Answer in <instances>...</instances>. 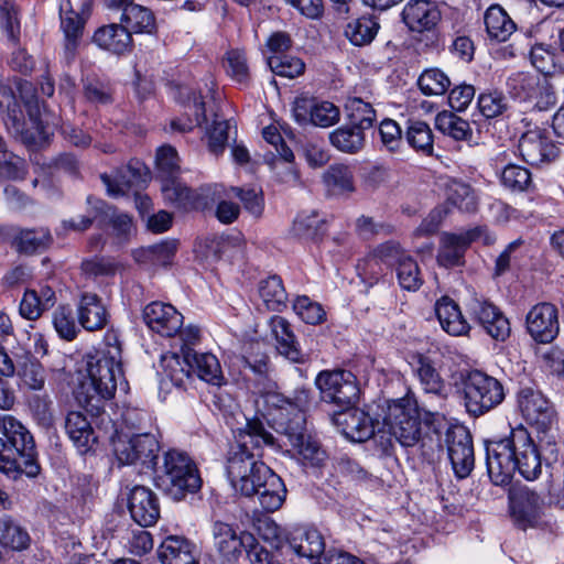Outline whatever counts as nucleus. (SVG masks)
Segmentation results:
<instances>
[{"instance_id":"f257e3e1","label":"nucleus","mask_w":564,"mask_h":564,"mask_svg":"<svg viewBox=\"0 0 564 564\" xmlns=\"http://www.w3.org/2000/svg\"><path fill=\"white\" fill-rule=\"evenodd\" d=\"M105 347L86 357L87 378L76 391L78 404L91 416L105 422L106 402L113 398L118 383H126L122 370L121 345L116 333L108 332Z\"/></svg>"},{"instance_id":"f03ea898","label":"nucleus","mask_w":564,"mask_h":564,"mask_svg":"<svg viewBox=\"0 0 564 564\" xmlns=\"http://www.w3.org/2000/svg\"><path fill=\"white\" fill-rule=\"evenodd\" d=\"M486 464L491 481L497 486L508 485L514 473L534 480L542 470L541 455L529 431L519 425L509 435L485 442Z\"/></svg>"},{"instance_id":"7ed1b4c3","label":"nucleus","mask_w":564,"mask_h":564,"mask_svg":"<svg viewBox=\"0 0 564 564\" xmlns=\"http://www.w3.org/2000/svg\"><path fill=\"white\" fill-rule=\"evenodd\" d=\"M310 403L311 390L305 388L296 389L291 398L281 393H269L265 398V404L276 411L273 416L276 431L289 440L306 464L321 466L326 459V452L306 433L305 427V410Z\"/></svg>"},{"instance_id":"20e7f679","label":"nucleus","mask_w":564,"mask_h":564,"mask_svg":"<svg viewBox=\"0 0 564 564\" xmlns=\"http://www.w3.org/2000/svg\"><path fill=\"white\" fill-rule=\"evenodd\" d=\"M0 471L17 479L21 475L34 478L40 474L33 435L13 415H0Z\"/></svg>"},{"instance_id":"39448f33","label":"nucleus","mask_w":564,"mask_h":564,"mask_svg":"<svg viewBox=\"0 0 564 564\" xmlns=\"http://www.w3.org/2000/svg\"><path fill=\"white\" fill-rule=\"evenodd\" d=\"M155 163L165 200L185 210H204L212 205L215 195L212 186L193 189L180 181V158L173 147L159 148Z\"/></svg>"},{"instance_id":"423d86ee","label":"nucleus","mask_w":564,"mask_h":564,"mask_svg":"<svg viewBox=\"0 0 564 564\" xmlns=\"http://www.w3.org/2000/svg\"><path fill=\"white\" fill-rule=\"evenodd\" d=\"M438 410L420 408L413 393L394 401L389 405L384 419L390 434L403 446L414 447L425 445L431 425L438 417Z\"/></svg>"},{"instance_id":"0eeeda50","label":"nucleus","mask_w":564,"mask_h":564,"mask_svg":"<svg viewBox=\"0 0 564 564\" xmlns=\"http://www.w3.org/2000/svg\"><path fill=\"white\" fill-rule=\"evenodd\" d=\"M238 437L237 444L231 445L228 451L226 473L230 482L241 484V487L248 490L249 485L246 481L242 482V479L259 456L250 451V446L252 448L273 447L275 438L259 417L247 420L246 426L240 431Z\"/></svg>"},{"instance_id":"6e6552de","label":"nucleus","mask_w":564,"mask_h":564,"mask_svg":"<svg viewBox=\"0 0 564 564\" xmlns=\"http://www.w3.org/2000/svg\"><path fill=\"white\" fill-rule=\"evenodd\" d=\"M155 484L174 500L195 494L202 487V478L195 462L184 452L170 449L156 469Z\"/></svg>"},{"instance_id":"1a4fd4ad","label":"nucleus","mask_w":564,"mask_h":564,"mask_svg":"<svg viewBox=\"0 0 564 564\" xmlns=\"http://www.w3.org/2000/svg\"><path fill=\"white\" fill-rule=\"evenodd\" d=\"M17 89L22 101L29 106L35 99L33 85L18 77H4L0 74V113L8 129H13L21 134L23 142L36 143L37 138L31 133L22 131V109L15 96Z\"/></svg>"},{"instance_id":"9d476101","label":"nucleus","mask_w":564,"mask_h":564,"mask_svg":"<svg viewBox=\"0 0 564 564\" xmlns=\"http://www.w3.org/2000/svg\"><path fill=\"white\" fill-rule=\"evenodd\" d=\"M463 386L465 408L475 417L495 409L505 399L501 382L480 370L468 372Z\"/></svg>"},{"instance_id":"9b49d317","label":"nucleus","mask_w":564,"mask_h":564,"mask_svg":"<svg viewBox=\"0 0 564 564\" xmlns=\"http://www.w3.org/2000/svg\"><path fill=\"white\" fill-rule=\"evenodd\" d=\"M315 384L319 390L321 399L341 410L355 406L360 397V388L356 376L344 369L321 371Z\"/></svg>"},{"instance_id":"f8f14e48","label":"nucleus","mask_w":564,"mask_h":564,"mask_svg":"<svg viewBox=\"0 0 564 564\" xmlns=\"http://www.w3.org/2000/svg\"><path fill=\"white\" fill-rule=\"evenodd\" d=\"M510 514L514 524L521 529H543L551 523L547 516L550 503L545 497L530 489L520 487L509 495Z\"/></svg>"},{"instance_id":"ddd939ff","label":"nucleus","mask_w":564,"mask_h":564,"mask_svg":"<svg viewBox=\"0 0 564 564\" xmlns=\"http://www.w3.org/2000/svg\"><path fill=\"white\" fill-rule=\"evenodd\" d=\"M480 239L485 245L495 241L486 226H477L460 232H442L436 254L438 265L446 269L465 265L466 251L474 241Z\"/></svg>"},{"instance_id":"4468645a","label":"nucleus","mask_w":564,"mask_h":564,"mask_svg":"<svg viewBox=\"0 0 564 564\" xmlns=\"http://www.w3.org/2000/svg\"><path fill=\"white\" fill-rule=\"evenodd\" d=\"M113 454L120 465L156 466L160 443L155 435L144 432L132 436L118 435L112 440Z\"/></svg>"},{"instance_id":"2eb2a0df","label":"nucleus","mask_w":564,"mask_h":564,"mask_svg":"<svg viewBox=\"0 0 564 564\" xmlns=\"http://www.w3.org/2000/svg\"><path fill=\"white\" fill-rule=\"evenodd\" d=\"M518 405L525 421L538 431L545 432L556 422L553 404L538 389L522 387L518 392Z\"/></svg>"},{"instance_id":"dca6fc26","label":"nucleus","mask_w":564,"mask_h":564,"mask_svg":"<svg viewBox=\"0 0 564 564\" xmlns=\"http://www.w3.org/2000/svg\"><path fill=\"white\" fill-rule=\"evenodd\" d=\"M448 458L457 478L469 476L475 465L474 447L468 430L463 425H454L445 433Z\"/></svg>"},{"instance_id":"f3484780","label":"nucleus","mask_w":564,"mask_h":564,"mask_svg":"<svg viewBox=\"0 0 564 564\" xmlns=\"http://www.w3.org/2000/svg\"><path fill=\"white\" fill-rule=\"evenodd\" d=\"M468 312L495 340L505 341L510 336L511 327L508 318L484 296L471 297Z\"/></svg>"},{"instance_id":"a211bd4d","label":"nucleus","mask_w":564,"mask_h":564,"mask_svg":"<svg viewBox=\"0 0 564 564\" xmlns=\"http://www.w3.org/2000/svg\"><path fill=\"white\" fill-rule=\"evenodd\" d=\"M527 330L541 344H549L558 335V313L555 305L543 302L535 304L525 317Z\"/></svg>"},{"instance_id":"6ab92c4d","label":"nucleus","mask_w":564,"mask_h":564,"mask_svg":"<svg viewBox=\"0 0 564 564\" xmlns=\"http://www.w3.org/2000/svg\"><path fill=\"white\" fill-rule=\"evenodd\" d=\"M518 150L522 159L531 165L551 162L558 156L560 152L546 131L540 128L524 132L519 139Z\"/></svg>"},{"instance_id":"aec40b11","label":"nucleus","mask_w":564,"mask_h":564,"mask_svg":"<svg viewBox=\"0 0 564 564\" xmlns=\"http://www.w3.org/2000/svg\"><path fill=\"white\" fill-rule=\"evenodd\" d=\"M100 178L108 195L119 197L145 184L149 180V170L139 161H130L128 165L117 169L112 174H101Z\"/></svg>"},{"instance_id":"412c9836","label":"nucleus","mask_w":564,"mask_h":564,"mask_svg":"<svg viewBox=\"0 0 564 564\" xmlns=\"http://www.w3.org/2000/svg\"><path fill=\"white\" fill-rule=\"evenodd\" d=\"M145 325L163 337L175 336L183 326V315L171 304L154 301L143 308Z\"/></svg>"},{"instance_id":"4be33fe9","label":"nucleus","mask_w":564,"mask_h":564,"mask_svg":"<svg viewBox=\"0 0 564 564\" xmlns=\"http://www.w3.org/2000/svg\"><path fill=\"white\" fill-rule=\"evenodd\" d=\"M409 254L401 248L397 241H386L377 246L364 260L357 265L360 275L370 276L378 281L383 272L381 264L387 267L398 265L403 258Z\"/></svg>"},{"instance_id":"5701e85b","label":"nucleus","mask_w":564,"mask_h":564,"mask_svg":"<svg viewBox=\"0 0 564 564\" xmlns=\"http://www.w3.org/2000/svg\"><path fill=\"white\" fill-rule=\"evenodd\" d=\"M442 12L431 0H410L401 12V21L411 32H424L440 25Z\"/></svg>"},{"instance_id":"b1692460","label":"nucleus","mask_w":564,"mask_h":564,"mask_svg":"<svg viewBox=\"0 0 564 564\" xmlns=\"http://www.w3.org/2000/svg\"><path fill=\"white\" fill-rule=\"evenodd\" d=\"M411 366L423 392L435 397L438 408L442 409L447 398V384L435 368L432 359L422 354H416L412 357Z\"/></svg>"},{"instance_id":"393cba45","label":"nucleus","mask_w":564,"mask_h":564,"mask_svg":"<svg viewBox=\"0 0 564 564\" xmlns=\"http://www.w3.org/2000/svg\"><path fill=\"white\" fill-rule=\"evenodd\" d=\"M213 543L218 553L228 562L237 561L251 533H238L232 524L216 520L212 524Z\"/></svg>"},{"instance_id":"a878e982","label":"nucleus","mask_w":564,"mask_h":564,"mask_svg":"<svg viewBox=\"0 0 564 564\" xmlns=\"http://www.w3.org/2000/svg\"><path fill=\"white\" fill-rule=\"evenodd\" d=\"M343 435L354 442H365L375 435V425L369 414L355 406L338 411L333 416Z\"/></svg>"},{"instance_id":"bb28decb","label":"nucleus","mask_w":564,"mask_h":564,"mask_svg":"<svg viewBox=\"0 0 564 564\" xmlns=\"http://www.w3.org/2000/svg\"><path fill=\"white\" fill-rule=\"evenodd\" d=\"M94 421H88L80 411H70L65 417V432L80 455L96 451L98 436L93 429Z\"/></svg>"},{"instance_id":"cd10ccee","label":"nucleus","mask_w":564,"mask_h":564,"mask_svg":"<svg viewBox=\"0 0 564 564\" xmlns=\"http://www.w3.org/2000/svg\"><path fill=\"white\" fill-rule=\"evenodd\" d=\"M128 508L132 519L143 528L153 525L160 517L158 498L144 486H134L130 490Z\"/></svg>"},{"instance_id":"c85d7f7f","label":"nucleus","mask_w":564,"mask_h":564,"mask_svg":"<svg viewBox=\"0 0 564 564\" xmlns=\"http://www.w3.org/2000/svg\"><path fill=\"white\" fill-rule=\"evenodd\" d=\"M61 29L65 35L64 54L67 63L76 56L78 40L83 35L86 18L74 8L70 0H63L59 4Z\"/></svg>"},{"instance_id":"c756f323","label":"nucleus","mask_w":564,"mask_h":564,"mask_svg":"<svg viewBox=\"0 0 564 564\" xmlns=\"http://www.w3.org/2000/svg\"><path fill=\"white\" fill-rule=\"evenodd\" d=\"M158 556L162 564H198L199 551L188 539L169 535L161 542Z\"/></svg>"},{"instance_id":"7c9ffc66","label":"nucleus","mask_w":564,"mask_h":564,"mask_svg":"<svg viewBox=\"0 0 564 564\" xmlns=\"http://www.w3.org/2000/svg\"><path fill=\"white\" fill-rule=\"evenodd\" d=\"M93 42L101 50L116 55L128 53L133 46L132 35L121 22L98 28L94 33Z\"/></svg>"},{"instance_id":"2f4dec72","label":"nucleus","mask_w":564,"mask_h":564,"mask_svg":"<svg viewBox=\"0 0 564 564\" xmlns=\"http://www.w3.org/2000/svg\"><path fill=\"white\" fill-rule=\"evenodd\" d=\"M177 100L191 110L193 118L173 119L171 121L172 130L185 133L206 121L205 102L200 93L189 87H180L177 90Z\"/></svg>"},{"instance_id":"473e14b6","label":"nucleus","mask_w":564,"mask_h":564,"mask_svg":"<svg viewBox=\"0 0 564 564\" xmlns=\"http://www.w3.org/2000/svg\"><path fill=\"white\" fill-rule=\"evenodd\" d=\"M271 332L276 341V349L280 355L295 364H304L308 355L301 351L290 323L281 316H273L270 319Z\"/></svg>"},{"instance_id":"72a5a7b5","label":"nucleus","mask_w":564,"mask_h":564,"mask_svg":"<svg viewBox=\"0 0 564 564\" xmlns=\"http://www.w3.org/2000/svg\"><path fill=\"white\" fill-rule=\"evenodd\" d=\"M263 476L259 488L254 495L258 496L259 503L267 512H274L281 508L286 497V488L280 476H278L270 467H262Z\"/></svg>"},{"instance_id":"f704fd0d","label":"nucleus","mask_w":564,"mask_h":564,"mask_svg":"<svg viewBox=\"0 0 564 564\" xmlns=\"http://www.w3.org/2000/svg\"><path fill=\"white\" fill-rule=\"evenodd\" d=\"M108 312L95 293H83L77 304L78 323L89 332L101 329L108 322Z\"/></svg>"},{"instance_id":"c9c22d12","label":"nucleus","mask_w":564,"mask_h":564,"mask_svg":"<svg viewBox=\"0 0 564 564\" xmlns=\"http://www.w3.org/2000/svg\"><path fill=\"white\" fill-rule=\"evenodd\" d=\"M288 544L301 557L317 560V562L323 558L321 555L324 554L325 542L316 529H295L288 538Z\"/></svg>"},{"instance_id":"e433bc0d","label":"nucleus","mask_w":564,"mask_h":564,"mask_svg":"<svg viewBox=\"0 0 564 564\" xmlns=\"http://www.w3.org/2000/svg\"><path fill=\"white\" fill-rule=\"evenodd\" d=\"M192 360L193 349H184L182 356L175 352L163 355L161 358L162 380H167L177 388L184 387L194 369Z\"/></svg>"},{"instance_id":"4c0bfd02","label":"nucleus","mask_w":564,"mask_h":564,"mask_svg":"<svg viewBox=\"0 0 564 564\" xmlns=\"http://www.w3.org/2000/svg\"><path fill=\"white\" fill-rule=\"evenodd\" d=\"M241 367L245 378L253 380L256 392L260 393L265 400L273 387L269 379V357L263 352H251L241 358Z\"/></svg>"},{"instance_id":"58836bf2","label":"nucleus","mask_w":564,"mask_h":564,"mask_svg":"<svg viewBox=\"0 0 564 564\" xmlns=\"http://www.w3.org/2000/svg\"><path fill=\"white\" fill-rule=\"evenodd\" d=\"M437 319L447 334L464 336L470 330L469 323L463 316L458 304L449 296H442L435 304Z\"/></svg>"},{"instance_id":"ea45409f","label":"nucleus","mask_w":564,"mask_h":564,"mask_svg":"<svg viewBox=\"0 0 564 564\" xmlns=\"http://www.w3.org/2000/svg\"><path fill=\"white\" fill-rule=\"evenodd\" d=\"M264 161L278 182L289 185L297 184L300 176L294 163V154L286 144L276 148V153L265 154Z\"/></svg>"},{"instance_id":"a19ab883","label":"nucleus","mask_w":564,"mask_h":564,"mask_svg":"<svg viewBox=\"0 0 564 564\" xmlns=\"http://www.w3.org/2000/svg\"><path fill=\"white\" fill-rule=\"evenodd\" d=\"M87 203L95 212V218L101 225H111L118 235L128 234L132 227V219L128 214L118 213L113 206L105 200L87 197Z\"/></svg>"},{"instance_id":"79ce46f5","label":"nucleus","mask_w":564,"mask_h":564,"mask_svg":"<svg viewBox=\"0 0 564 564\" xmlns=\"http://www.w3.org/2000/svg\"><path fill=\"white\" fill-rule=\"evenodd\" d=\"M488 36L498 42L507 41L517 26L509 14L499 4L490 6L484 17Z\"/></svg>"},{"instance_id":"37998d69","label":"nucleus","mask_w":564,"mask_h":564,"mask_svg":"<svg viewBox=\"0 0 564 564\" xmlns=\"http://www.w3.org/2000/svg\"><path fill=\"white\" fill-rule=\"evenodd\" d=\"M120 22L132 33L152 34L156 30L154 13L147 7L132 3L124 8Z\"/></svg>"},{"instance_id":"c03bdc74","label":"nucleus","mask_w":564,"mask_h":564,"mask_svg":"<svg viewBox=\"0 0 564 564\" xmlns=\"http://www.w3.org/2000/svg\"><path fill=\"white\" fill-rule=\"evenodd\" d=\"M329 142L343 153L356 154L364 149L366 135L364 131L348 121L329 133Z\"/></svg>"},{"instance_id":"a18cd8bd","label":"nucleus","mask_w":564,"mask_h":564,"mask_svg":"<svg viewBox=\"0 0 564 564\" xmlns=\"http://www.w3.org/2000/svg\"><path fill=\"white\" fill-rule=\"evenodd\" d=\"M15 371L24 386L32 390H41L45 383V370L41 362L30 352L15 355Z\"/></svg>"},{"instance_id":"49530a36","label":"nucleus","mask_w":564,"mask_h":564,"mask_svg":"<svg viewBox=\"0 0 564 564\" xmlns=\"http://www.w3.org/2000/svg\"><path fill=\"white\" fill-rule=\"evenodd\" d=\"M323 182L335 195L350 194L355 191L352 169L343 163L329 165L323 174Z\"/></svg>"},{"instance_id":"de8ad7c7","label":"nucleus","mask_w":564,"mask_h":564,"mask_svg":"<svg viewBox=\"0 0 564 564\" xmlns=\"http://www.w3.org/2000/svg\"><path fill=\"white\" fill-rule=\"evenodd\" d=\"M408 144L417 153L432 155L434 151V135L431 127L421 120H409L404 132Z\"/></svg>"},{"instance_id":"09e8293b","label":"nucleus","mask_w":564,"mask_h":564,"mask_svg":"<svg viewBox=\"0 0 564 564\" xmlns=\"http://www.w3.org/2000/svg\"><path fill=\"white\" fill-rule=\"evenodd\" d=\"M258 291L267 310L281 312L286 307L288 294L279 275H270L261 280Z\"/></svg>"},{"instance_id":"8fccbe9b","label":"nucleus","mask_w":564,"mask_h":564,"mask_svg":"<svg viewBox=\"0 0 564 564\" xmlns=\"http://www.w3.org/2000/svg\"><path fill=\"white\" fill-rule=\"evenodd\" d=\"M52 242L48 229H20L14 237L12 245L20 253L32 254L46 249Z\"/></svg>"},{"instance_id":"3c124183","label":"nucleus","mask_w":564,"mask_h":564,"mask_svg":"<svg viewBox=\"0 0 564 564\" xmlns=\"http://www.w3.org/2000/svg\"><path fill=\"white\" fill-rule=\"evenodd\" d=\"M379 29L380 24L375 17L362 15L346 25L345 36L351 44L365 46L375 40Z\"/></svg>"},{"instance_id":"603ef678","label":"nucleus","mask_w":564,"mask_h":564,"mask_svg":"<svg viewBox=\"0 0 564 564\" xmlns=\"http://www.w3.org/2000/svg\"><path fill=\"white\" fill-rule=\"evenodd\" d=\"M345 109L348 121L364 132L372 128L377 121V111L372 105L359 97L348 98Z\"/></svg>"},{"instance_id":"864d4df0","label":"nucleus","mask_w":564,"mask_h":564,"mask_svg":"<svg viewBox=\"0 0 564 564\" xmlns=\"http://www.w3.org/2000/svg\"><path fill=\"white\" fill-rule=\"evenodd\" d=\"M192 364L194 366L192 372H196L202 380L216 387L225 383L220 364L213 354H197L193 350Z\"/></svg>"},{"instance_id":"5fc2aeb1","label":"nucleus","mask_w":564,"mask_h":564,"mask_svg":"<svg viewBox=\"0 0 564 564\" xmlns=\"http://www.w3.org/2000/svg\"><path fill=\"white\" fill-rule=\"evenodd\" d=\"M30 536L11 517L4 516L0 518V544L3 547L21 551L29 546Z\"/></svg>"},{"instance_id":"6e6d98bb","label":"nucleus","mask_w":564,"mask_h":564,"mask_svg":"<svg viewBox=\"0 0 564 564\" xmlns=\"http://www.w3.org/2000/svg\"><path fill=\"white\" fill-rule=\"evenodd\" d=\"M435 124L443 134L456 141H467L473 135L469 122L451 111L440 112L436 116Z\"/></svg>"},{"instance_id":"4d7b16f0","label":"nucleus","mask_w":564,"mask_h":564,"mask_svg":"<svg viewBox=\"0 0 564 564\" xmlns=\"http://www.w3.org/2000/svg\"><path fill=\"white\" fill-rule=\"evenodd\" d=\"M446 203L464 213L477 210V200L473 188L459 181H449L446 184Z\"/></svg>"},{"instance_id":"13d9d810","label":"nucleus","mask_w":564,"mask_h":564,"mask_svg":"<svg viewBox=\"0 0 564 564\" xmlns=\"http://www.w3.org/2000/svg\"><path fill=\"white\" fill-rule=\"evenodd\" d=\"M417 86L425 96H442L452 86L448 75L438 67L424 69L417 79Z\"/></svg>"},{"instance_id":"bf43d9fd","label":"nucleus","mask_w":564,"mask_h":564,"mask_svg":"<svg viewBox=\"0 0 564 564\" xmlns=\"http://www.w3.org/2000/svg\"><path fill=\"white\" fill-rule=\"evenodd\" d=\"M292 230L301 239L316 241L325 234V221L316 212L302 213L295 218Z\"/></svg>"},{"instance_id":"052dcab7","label":"nucleus","mask_w":564,"mask_h":564,"mask_svg":"<svg viewBox=\"0 0 564 564\" xmlns=\"http://www.w3.org/2000/svg\"><path fill=\"white\" fill-rule=\"evenodd\" d=\"M501 183L512 192H529L533 188L531 172L517 164H508L501 172Z\"/></svg>"},{"instance_id":"680f3d73","label":"nucleus","mask_w":564,"mask_h":564,"mask_svg":"<svg viewBox=\"0 0 564 564\" xmlns=\"http://www.w3.org/2000/svg\"><path fill=\"white\" fill-rule=\"evenodd\" d=\"M398 283L401 289L415 292L423 284V276L417 262L409 254L395 267Z\"/></svg>"},{"instance_id":"e2e57ef3","label":"nucleus","mask_w":564,"mask_h":564,"mask_svg":"<svg viewBox=\"0 0 564 564\" xmlns=\"http://www.w3.org/2000/svg\"><path fill=\"white\" fill-rule=\"evenodd\" d=\"M26 174L25 161L6 150V142L0 134V180H23Z\"/></svg>"},{"instance_id":"0e129e2a","label":"nucleus","mask_w":564,"mask_h":564,"mask_svg":"<svg viewBox=\"0 0 564 564\" xmlns=\"http://www.w3.org/2000/svg\"><path fill=\"white\" fill-rule=\"evenodd\" d=\"M477 106L485 118L492 119L508 111L509 100L502 91L490 90L478 96Z\"/></svg>"},{"instance_id":"69168bd1","label":"nucleus","mask_w":564,"mask_h":564,"mask_svg":"<svg viewBox=\"0 0 564 564\" xmlns=\"http://www.w3.org/2000/svg\"><path fill=\"white\" fill-rule=\"evenodd\" d=\"M19 9L13 0H0V28L14 44L20 39Z\"/></svg>"},{"instance_id":"338daca9","label":"nucleus","mask_w":564,"mask_h":564,"mask_svg":"<svg viewBox=\"0 0 564 564\" xmlns=\"http://www.w3.org/2000/svg\"><path fill=\"white\" fill-rule=\"evenodd\" d=\"M295 314L306 324L317 325L325 321L326 313L323 306L308 296H297L293 303Z\"/></svg>"},{"instance_id":"774afa93","label":"nucleus","mask_w":564,"mask_h":564,"mask_svg":"<svg viewBox=\"0 0 564 564\" xmlns=\"http://www.w3.org/2000/svg\"><path fill=\"white\" fill-rule=\"evenodd\" d=\"M270 69L279 76L293 78L304 72L305 64L295 56L272 55L268 57Z\"/></svg>"}]
</instances>
